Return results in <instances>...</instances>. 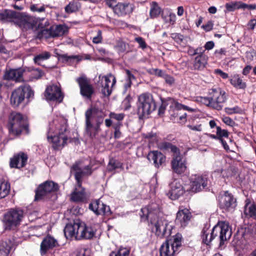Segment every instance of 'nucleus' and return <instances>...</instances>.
<instances>
[{
  "label": "nucleus",
  "mask_w": 256,
  "mask_h": 256,
  "mask_svg": "<svg viewBox=\"0 0 256 256\" xmlns=\"http://www.w3.org/2000/svg\"><path fill=\"white\" fill-rule=\"evenodd\" d=\"M27 118L19 112H13L9 116L8 128L10 135L19 136L22 133L28 134Z\"/></svg>",
  "instance_id": "obj_4"
},
{
  "label": "nucleus",
  "mask_w": 256,
  "mask_h": 256,
  "mask_svg": "<svg viewBox=\"0 0 256 256\" xmlns=\"http://www.w3.org/2000/svg\"><path fill=\"white\" fill-rule=\"evenodd\" d=\"M190 186L186 191L190 193H196L204 189L208 185V178L201 174H192L190 179Z\"/></svg>",
  "instance_id": "obj_11"
},
{
  "label": "nucleus",
  "mask_w": 256,
  "mask_h": 256,
  "mask_svg": "<svg viewBox=\"0 0 256 256\" xmlns=\"http://www.w3.org/2000/svg\"><path fill=\"white\" fill-rule=\"evenodd\" d=\"M20 18V13L10 10L0 12V20L5 22H18Z\"/></svg>",
  "instance_id": "obj_27"
},
{
  "label": "nucleus",
  "mask_w": 256,
  "mask_h": 256,
  "mask_svg": "<svg viewBox=\"0 0 256 256\" xmlns=\"http://www.w3.org/2000/svg\"><path fill=\"white\" fill-rule=\"evenodd\" d=\"M99 78L100 79L101 81L103 80L104 82L110 84L112 87H114L116 83V78L112 74H108L103 76L100 75Z\"/></svg>",
  "instance_id": "obj_40"
},
{
  "label": "nucleus",
  "mask_w": 256,
  "mask_h": 256,
  "mask_svg": "<svg viewBox=\"0 0 256 256\" xmlns=\"http://www.w3.org/2000/svg\"><path fill=\"white\" fill-rule=\"evenodd\" d=\"M30 10L33 12H41L45 11V8L44 6H42L38 8L36 6L32 5L30 6Z\"/></svg>",
  "instance_id": "obj_63"
},
{
  "label": "nucleus",
  "mask_w": 256,
  "mask_h": 256,
  "mask_svg": "<svg viewBox=\"0 0 256 256\" xmlns=\"http://www.w3.org/2000/svg\"><path fill=\"white\" fill-rule=\"evenodd\" d=\"M89 208L96 215H110L111 214L110 206L98 199L94 200L89 204Z\"/></svg>",
  "instance_id": "obj_20"
},
{
  "label": "nucleus",
  "mask_w": 256,
  "mask_h": 256,
  "mask_svg": "<svg viewBox=\"0 0 256 256\" xmlns=\"http://www.w3.org/2000/svg\"><path fill=\"white\" fill-rule=\"evenodd\" d=\"M147 158L150 161H153L154 164L156 168H158L161 166L166 160L165 156L162 152L158 150L150 152Z\"/></svg>",
  "instance_id": "obj_29"
},
{
  "label": "nucleus",
  "mask_w": 256,
  "mask_h": 256,
  "mask_svg": "<svg viewBox=\"0 0 256 256\" xmlns=\"http://www.w3.org/2000/svg\"><path fill=\"white\" fill-rule=\"evenodd\" d=\"M58 188L57 184L52 181H46L38 188L36 192L35 200H41L48 194L56 191Z\"/></svg>",
  "instance_id": "obj_15"
},
{
  "label": "nucleus",
  "mask_w": 256,
  "mask_h": 256,
  "mask_svg": "<svg viewBox=\"0 0 256 256\" xmlns=\"http://www.w3.org/2000/svg\"><path fill=\"white\" fill-rule=\"evenodd\" d=\"M171 166L173 172L179 175L184 174L188 171L187 162L182 156H173Z\"/></svg>",
  "instance_id": "obj_16"
},
{
  "label": "nucleus",
  "mask_w": 256,
  "mask_h": 256,
  "mask_svg": "<svg viewBox=\"0 0 256 256\" xmlns=\"http://www.w3.org/2000/svg\"><path fill=\"white\" fill-rule=\"evenodd\" d=\"M102 40V32L100 30H98L97 32V34L92 38V42L94 44H99Z\"/></svg>",
  "instance_id": "obj_53"
},
{
  "label": "nucleus",
  "mask_w": 256,
  "mask_h": 256,
  "mask_svg": "<svg viewBox=\"0 0 256 256\" xmlns=\"http://www.w3.org/2000/svg\"><path fill=\"white\" fill-rule=\"evenodd\" d=\"M38 38H52L50 28H44L38 34Z\"/></svg>",
  "instance_id": "obj_45"
},
{
  "label": "nucleus",
  "mask_w": 256,
  "mask_h": 256,
  "mask_svg": "<svg viewBox=\"0 0 256 256\" xmlns=\"http://www.w3.org/2000/svg\"><path fill=\"white\" fill-rule=\"evenodd\" d=\"M216 134L218 136L219 140L223 139L222 138H228V132L226 130H222L220 126H216Z\"/></svg>",
  "instance_id": "obj_48"
},
{
  "label": "nucleus",
  "mask_w": 256,
  "mask_h": 256,
  "mask_svg": "<svg viewBox=\"0 0 256 256\" xmlns=\"http://www.w3.org/2000/svg\"><path fill=\"white\" fill-rule=\"evenodd\" d=\"M92 165L88 164L84 168L80 166V162H76L71 168V172L74 174V178L78 186H80L82 183V178L84 176H88L92 174Z\"/></svg>",
  "instance_id": "obj_14"
},
{
  "label": "nucleus",
  "mask_w": 256,
  "mask_h": 256,
  "mask_svg": "<svg viewBox=\"0 0 256 256\" xmlns=\"http://www.w3.org/2000/svg\"><path fill=\"white\" fill-rule=\"evenodd\" d=\"M44 96L47 100L56 101L60 102L63 99L62 92L60 88L54 84L47 86Z\"/></svg>",
  "instance_id": "obj_18"
},
{
  "label": "nucleus",
  "mask_w": 256,
  "mask_h": 256,
  "mask_svg": "<svg viewBox=\"0 0 256 256\" xmlns=\"http://www.w3.org/2000/svg\"><path fill=\"white\" fill-rule=\"evenodd\" d=\"M10 183L4 180H0V199L4 198L10 193Z\"/></svg>",
  "instance_id": "obj_33"
},
{
  "label": "nucleus",
  "mask_w": 256,
  "mask_h": 256,
  "mask_svg": "<svg viewBox=\"0 0 256 256\" xmlns=\"http://www.w3.org/2000/svg\"><path fill=\"white\" fill-rule=\"evenodd\" d=\"M214 24L212 21H208L206 24L202 26L203 28L206 32H209L212 29Z\"/></svg>",
  "instance_id": "obj_62"
},
{
  "label": "nucleus",
  "mask_w": 256,
  "mask_h": 256,
  "mask_svg": "<svg viewBox=\"0 0 256 256\" xmlns=\"http://www.w3.org/2000/svg\"><path fill=\"white\" fill-rule=\"evenodd\" d=\"M28 158L27 154L20 152L10 158V166L18 168H23L27 162Z\"/></svg>",
  "instance_id": "obj_25"
},
{
  "label": "nucleus",
  "mask_w": 256,
  "mask_h": 256,
  "mask_svg": "<svg viewBox=\"0 0 256 256\" xmlns=\"http://www.w3.org/2000/svg\"><path fill=\"white\" fill-rule=\"evenodd\" d=\"M24 216L20 209H12L4 214V223L6 230H10L18 225Z\"/></svg>",
  "instance_id": "obj_8"
},
{
  "label": "nucleus",
  "mask_w": 256,
  "mask_h": 256,
  "mask_svg": "<svg viewBox=\"0 0 256 256\" xmlns=\"http://www.w3.org/2000/svg\"><path fill=\"white\" fill-rule=\"evenodd\" d=\"M101 84L102 86V92L104 96H109L112 92L113 87L111 86V85L108 84L103 82L101 81Z\"/></svg>",
  "instance_id": "obj_44"
},
{
  "label": "nucleus",
  "mask_w": 256,
  "mask_h": 256,
  "mask_svg": "<svg viewBox=\"0 0 256 256\" xmlns=\"http://www.w3.org/2000/svg\"><path fill=\"white\" fill-rule=\"evenodd\" d=\"M208 62V56L206 54L198 55L196 56L193 62L194 70H202L204 69Z\"/></svg>",
  "instance_id": "obj_30"
},
{
  "label": "nucleus",
  "mask_w": 256,
  "mask_h": 256,
  "mask_svg": "<svg viewBox=\"0 0 256 256\" xmlns=\"http://www.w3.org/2000/svg\"><path fill=\"white\" fill-rule=\"evenodd\" d=\"M60 57L64 62H71L72 60H74L76 58V56H69L66 54H62Z\"/></svg>",
  "instance_id": "obj_57"
},
{
  "label": "nucleus",
  "mask_w": 256,
  "mask_h": 256,
  "mask_svg": "<svg viewBox=\"0 0 256 256\" xmlns=\"http://www.w3.org/2000/svg\"><path fill=\"white\" fill-rule=\"evenodd\" d=\"M29 73V80L31 81L40 78L42 75V72L38 69H34L30 70Z\"/></svg>",
  "instance_id": "obj_43"
},
{
  "label": "nucleus",
  "mask_w": 256,
  "mask_h": 256,
  "mask_svg": "<svg viewBox=\"0 0 256 256\" xmlns=\"http://www.w3.org/2000/svg\"><path fill=\"white\" fill-rule=\"evenodd\" d=\"M202 242L206 245L210 244L211 242L214 240V236L212 237V231L208 228H204L202 230Z\"/></svg>",
  "instance_id": "obj_36"
},
{
  "label": "nucleus",
  "mask_w": 256,
  "mask_h": 256,
  "mask_svg": "<svg viewBox=\"0 0 256 256\" xmlns=\"http://www.w3.org/2000/svg\"><path fill=\"white\" fill-rule=\"evenodd\" d=\"M244 214L248 216L256 218V206L252 204L248 206V204L245 206Z\"/></svg>",
  "instance_id": "obj_41"
},
{
  "label": "nucleus",
  "mask_w": 256,
  "mask_h": 256,
  "mask_svg": "<svg viewBox=\"0 0 256 256\" xmlns=\"http://www.w3.org/2000/svg\"><path fill=\"white\" fill-rule=\"evenodd\" d=\"M76 81L78 84L80 94L84 98L90 100L94 90L90 80L86 76L82 75L78 78Z\"/></svg>",
  "instance_id": "obj_12"
},
{
  "label": "nucleus",
  "mask_w": 256,
  "mask_h": 256,
  "mask_svg": "<svg viewBox=\"0 0 256 256\" xmlns=\"http://www.w3.org/2000/svg\"><path fill=\"white\" fill-rule=\"evenodd\" d=\"M12 246L10 240L2 242L0 243V256H8Z\"/></svg>",
  "instance_id": "obj_32"
},
{
  "label": "nucleus",
  "mask_w": 256,
  "mask_h": 256,
  "mask_svg": "<svg viewBox=\"0 0 256 256\" xmlns=\"http://www.w3.org/2000/svg\"><path fill=\"white\" fill-rule=\"evenodd\" d=\"M86 133L92 138H95L100 132V126L103 123L104 114L96 107H91L85 112Z\"/></svg>",
  "instance_id": "obj_3"
},
{
  "label": "nucleus",
  "mask_w": 256,
  "mask_h": 256,
  "mask_svg": "<svg viewBox=\"0 0 256 256\" xmlns=\"http://www.w3.org/2000/svg\"><path fill=\"white\" fill-rule=\"evenodd\" d=\"M170 188L168 195L172 200L178 198L185 192L183 186L178 181L172 182L170 184Z\"/></svg>",
  "instance_id": "obj_24"
},
{
  "label": "nucleus",
  "mask_w": 256,
  "mask_h": 256,
  "mask_svg": "<svg viewBox=\"0 0 256 256\" xmlns=\"http://www.w3.org/2000/svg\"><path fill=\"white\" fill-rule=\"evenodd\" d=\"M212 237L220 242V245L224 242L229 240L232 236V230L228 222L220 221L212 230Z\"/></svg>",
  "instance_id": "obj_7"
},
{
  "label": "nucleus",
  "mask_w": 256,
  "mask_h": 256,
  "mask_svg": "<svg viewBox=\"0 0 256 256\" xmlns=\"http://www.w3.org/2000/svg\"><path fill=\"white\" fill-rule=\"evenodd\" d=\"M182 235L177 234L172 238L166 240L160 248V256H175L182 246Z\"/></svg>",
  "instance_id": "obj_5"
},
{
  "label": "nucleus",
  "mask_w": 256,
  "mask_h": 256,
  "mask_svg": "<svg viewBox=\"0 0 256 256\" xmlns=\"http://www.w3.org/2000/svg\"><path fill=\"white\" fill-rule=\"evenodd\" d=\"M25 70L23 68L10 69L6 72L4 78L8 80H14L16 82H24V74Z\"/></svg>",
  "instance_id": "obj_23"
},
{
  "label": "nucleus",
  "mask_w": 256,
  "mask_h": 256,
  "mask_svg": "<svg viewBox=\"0 0 256 256\" xmlns=\"http://www.w3.org/2000/svg\"><path fill=\"white\" fill-rule=\"evenodd\" d=\"M80 223V221L77 220L66 224L64 232L67 239H72L74 238V239L76 240V236L78 234Z\"/></svg>",
  "instance_id": "obj_22"
},
{
  "label": "nucleus",
  "mask_w": 256,
  "mask_h": 256,
  "mask_svg": "<svg viewBox=\"0 0 256 256\" xmlns=\"http://www.w3.org/2000/svg\"><path fill=\"white\" fill-rule=\"evenodd\" d=\"M208 96H211L212 108L218 110H222L226 100L224 90L219 87L212 88L209 90Z\"/></svg>",
  "instance_id": "obj_10"
},
{
  "label": "nucleus",
  "mask_w": 256,
  "mask_h": 256,
  "mask_svg": "<svg viewBox=\"0 0 256 256\" xmlns=\"http://www.w3.org/2000/svg\"><path fill=\"white\" fill-rule=\"evenodd\" d=\"M239 2H235L227 3L226 4V10L229 12H233L236 9L240 8Z\"/></svg>",
  "instance_id": "obj_50"
},
{
  "label": "nucleus",
  "mask_w": 256,
  "mask_h": 256,
  "mask_svg": "<svg viewBox=\"0 0 256 256\" xmlns=\"http://www.w3.org/2000/svg\"><path fill=\"white\" fill-rule=\"evenodd\" d=\"M246 58L248 62H251L252 61L256 59V50L252 49L246 52Z\"/></svg>",
  "instance_id": "obj_49"
},
{
  "label": "nucleus",
  "mask_w": 256,
  "mask_h": 256,
  "mask_svg": "<svg viewBox=\"0 0 256 256\" xmlns=\"http://www.w3.org/2000/svg\"><path fill=\"white\" fill-rule=\"evenodd\" d=\"M81 5L80 2L73 0L66 6L64 10L66 12L70 14L78 11Z\"/></svg>",
  "instance_id": "obj_37"
},
{
  "label": "nucleus",
  "mask_w": 256,
  "mask_h": 256,
  "mask_svg": "<svg viewBox=\"0 0 256 256\" xmlns=\"http://www.w3.org/2000/svg\"><path fill=\"white\" fill-rule=\"evenodd\" d=\"M135 40L139 44L140 46L142 48H146V44L142 38L136 37L135 38Z\"/></svg>",
  "instance_id": "obj_60"
},
{
  "label": "nucleus",
  "mask_w": 256,
  "mask_h": 256,
  "mask_svg": "<svg viewBox=\"0 0 256 256\" xmlns=\"http://www.w3.org/2000/svg\"><path fill=\"white\" fill-rule=\"evenodd\" d=\"M51 56L50 52H44L36 55L34 58L35 64L38 65H42V63L46 60H48Z\"/></svg>",
  "instance_id": "obj_38"
},
{
  "label": "nucleus",
  "mask_w": 256,
  "mask_h": 256,
  "mask_svg": "<svg viewBox=\"0 0 256 256\" xmlns=\"http://www.w3.org/2000/svg\"><path fill=\"white\" fill-rule=\"evenodd\" d=\"M122 164L119 162L118 161L110 159L108 164L107 170L108 172H112L117 168L122 167Z\"/></svg>",
  "instance_id": "obj_42"
},
{
  "label": "nucleus",
  "mask_w": 256,
  "mask_h": 256,
  "mask_svg": "<svg viewBox=\"0 0 256 256\" xmlns=\"http://www.w3.org/2000/svg\"><path fill=\"white\" fill-rule=\"evenodd\" d=\"M198 98V101L200 102L206 106L212 108V105L211 104V102H212V100H211V96H209L208 98L200 96Z\"/></svg>",
  "instance_id": "obj_51"
},
{
  "label": "nucleus",
  "mask_w": 256,
  "mask_h": 256,
  "mask_svg": "<svg viewBox=\"0 0 256 256\" xmlns=\"http://www.w3.org/2000/svg\"><path fill=\"white\" fill-rule=\"evenodd\" d=\"M96 233V229L94 228L87 226L84 222H80L76 240H90L95 236Z\"/></svg>",
  "instance_id": "obj_19"
},
{
  "label": "nucleus",
  "mask_w": 256,
  "mask_h": 256,
  "mask_svg": "<svg viewBox=\"0 0 256 256\" xmlns=\"http://www.w3.org/2000/svg\"><path fill=\"white\" fill-rule=\"evenodd\" d=\"M192 218L191 213L188 208L180 210L176 214V222L182 226H186Z\"/></svg>",
  "instance_id": "obj_26"
},
{
  "label": "nucleus",
  "mask_w": 256,
  "mask_h": 256,
  "mask_svg": "<svg viewBox=\"0 0 256 256\" xmlns=\"http://www.w3.org/2000/svg\"><path fill=\"white\" fill-rule=\"evenodd\" d=\"M226 112L228 114H232L234 113L238 112L240 109L238 106H236L232 108H225Z\"/></svg>",
  "instance_id": "obj_58"
},
{
  "label": "nucleus",
  "mask_w": 256,
  "mask_h": 256,
  "mask_svg": "<svg viewBox=\"0 0 256 256\" xmlns=\"http://www.w3.org/2000/svg\"><path fill=\"white\" fill-rule=\"evenodd\" d=\"M220 208L225 211H232L236 206V199L228 191L224 192L218 196Z\"/></svg>",
  "instance_id": "obj_13"
},
{
  "label": "nucleus",
  "mask_w": 256,
  "mask_h": 256,
  "mask_svg": "<svg viewBox=\"0 0 256 256\" xmlns=\"http://www.w3.org/2000/svg\"><path fill=\"white\" fill-rule=\"evenodd\" d=\"M230 84L235 88L244 89L246 88V84L238 75L233 76L230 79Z\"/></svg>",
  "instance_id": "obj_34"
},
{
  "label": "nucleus",
  "mask_w": 256,
  "mask_h": 256,
  "mask_svg": "<svg viewBox=\"0 0 256 256\" xmlns=\"http://www.w3.org/2000/svg\"><path fill=\"white\" fill-rule=\"evenodd\" d=\"M124 116V114L123 113L116 114L114 112H110V118L114 119L118 121L122 120Z\"/></svg>",
  "instance_id": "obj_52"
},
{
  "label": "nucleus",
  "mask_w": 256,
  "mask_h": 256,
  "mask_svg": "<svg viewBox=\"0 0 256 256\" xmlns=\"http://www.w3.org/2000/svg\"><path fill=\"white\" fill-rule=\"evenodd\" d=\"M142 218L145 217L151 225L152 231L160 238H166L171 234L172 227L168 222L159 217V210L155 204L142 208Z\"/></svg>",
  "instance_id": "obj_1"
},
{
  "label": "nucleus",
  "mask_w": 256,
  "mask_h": 256,
  "mask_svg": "<svg viewBox=\"0 0 256 256\" xmlns=\"http://www.w3.org/2000/svg\"><path fill=\"white\" fill-rule=\"evenodd\" d=\"M150 72L152 74H155L156 76H158L162 77V78H164V76L165 74H166L162 70H159V69H157V68H152V70L150 71Z\"/></svg>",
  "instance_id": "obj_54"
},
{
  "label": "nucleus",
  "mask_w": 256,
  "mask_h": 256,
  "mask_svg": "<svg viewBox=\"0 0 256 256\" xmlns=\"http://www.w3.org/2000/svg\"><path fill=\"white\" fill-rule=\"evenodd\" d=\"M130 250L126 248H121L118 250L112 252L110 256H128Z\"/></svg>",
  "instance_id": "obj_46"
},
{
  "label": "nucleus",
  "mask_w": 256,
  "mask_h": 256,
  "mask_svg": "<svg viewBox=\"0 0 256 256\" xmlns=\"http://www.w3.org/2000/svg\"><path fill=\"white\" fill-rule=\"evenodd\" d=\"M120 124H116L114 126V137L115 138H119L121 136V132L120 130Z\"/></svg>",
  "instance_id": "obj_61"
},
{
  "label": "nucleus",
  "mask_w": 256,
  "mask_h": 256,
  "mask_svg": "<svg viewBox=\"0 0 256 256\" xmlns=\"http://www.w3.org/2000/svg\"><path fill=\"white\" fill-rule=\"evenodd\" d=\"M84 198V189L82 187V184L78 186V183L77 182L75 190L72 194L71 199L74 202H79L82 201Z\"/></svg>",
  "instance_id": "obj_31"
},
{
  "label": "nucleus",
  "mask_w": 256,
  "mask_h": 256,
  "mask_svg": "<svg viewBox=\"0 0 256 256\" xmlns=\"http://www.w3.org/2000/svg\"><path fill=\"white\" fill-rule=\"evenodd\" d=\"M191 51H192V56L204 54V50H203L202 47H199L196 48V49H190V52Z\"/></svg>",
  "instance_id": "obj_55"
},
{
  "label": "nucleus",
  "mask_w": 256,
  "mask_h": 256,
  "mask_svg": "<svg viewBox=\"0 0 256 256\" xmlns=\"http://www.w3.org/2000/svg\"><path fill=\"white\" fill-rule=\"evenodd\" d=\"M190 129L197 132H201L202 130V125L201 124L193 125L189 124L187 126Z\"/></svg>",
  "instance_id": "obj_59"
},
{
  "label": "nucleus",
  "mask_w": 256,
  "mask_h": 256,
  "mask_svg": "<svg viewBox=\"0 0 256 256\" xmlns=\"http://www.w3.org/2000/svg\"><path fill=\"white\" fill-rule=\"evenodd\" d=\"M26 93L28 98L34 94V92L30 86H20L14 90L10 96L11 104L14 107L18 106L24 100Z\"/></svg>",
  "instance_id": "obj_9"
},
{
  "label": "nucleus",
  "mask_w": 256,
  "mask_h": 256,
  "mask_svg": "<svg viewBox=\"0 0 256 256\" xmlns=\"http://www.w3.org/2000/svg\"><path fill=\"white\" fill-rule=\"evenodd\" d=\"M58 246L59 244L57 240L50 235L48 234L40 243V254L42 256H45L50 250Z\"/></svg>",
  "instance_id": "obj_17"
},
{
  "label": "nucleus",
  "mask_w": 256,
  "mask_h": 256,
  "mask_svg": "<svg viewBox=\"0 0 256 256\" xmlns=\"http://www.w3.org/2000/svg\"><path fill=\"white\" fill-rule=\"evenodd\" d=\"M161 12V8L156 2H152L150 12V17L152 18H157Z\"/></svg>",
  "instance_id": "obj_39"
},
{
  "label": "nucleus",
  "mask_w": 256,
  "mask_h": 256,
  "mask_svg": "<svg viewBox=\"0 0 256 256\" xmlns=\"http://www.w3.org/2000/svg\"><path fill=\"white\" fill-rule=\"evenodd\" d=\"M50 30L52 38L62 36L66 32L65 28L62 25L51 26Z\"/></svg>",
  "instance_id": "obj_35"
},
{
  "label": "nucleus",
  "mask_w": 256,
  "mask_h": 256,
  "mask_svg": "<svg viewBox=\"0 0 256 256\" xmlns=\"http://www.w3.org/2000/svg\"><path fill=\"white\" fill-rule=\"evenodd\" d=\"M133 6L129 3H118L114 7V12L118 16H123L132 13Z\"/></svg>",
  "instance_id": "obj_28"
},
{
  "label": "nucleus",
  "mask_w": 256,
  "mask_h": 256,
  "mask_svg": "<svg viewBox=\"0 0 256 256\" xmlns=\"http://www.w3.org/2000/svg\"><path fill=\"white\" fill-rule=\"evenodd\" d=\"M132 98L130 95H128L124 100L122 105L125 110H128L131 108V102L132 101Z\"/></svg>",
  "instance_id": "obj_47"
},
{
  "label": "nucleus",
  "mask_w": 256,
  "mask_h": 256,
  "mask_svg": "<svg viewBox=\"0 0 256 256\" xmlns=\"http://www.w3.org/2000/svg\"><path fill=\"white\" fill-rule=\"evenodd\" d=\"M163 78L165 82L170 86L174 84L175 81L174 78L172 76L166 74H165Z\"/></svg>",
  "instance_id": "obj_56"
},
{
  "label": "nucleus",
  "mask_w": 256,
  "mask_h": 256,
  "mask_svg": "<svg viewBox=\"0 0 256 256\" xmlns=\"http://www.w3.org/2000/svg\"><path fill=\"white\" fill-rule=\"evenodd\" d=\"M67 125L64 120L58 122L54 120L50 124L47 138L54 149L63 147L68 140Z\"/></svg>",
  "instance_id": "obj_2"
},
{
  "label": "nucleus",
  "mask_w": 256,
  "mask_h": 256,
  "mask_svg": "<svg viewBox=\"0 0 256 256\" xmlns=\"http://www.w3.org/2000/svg\"><path fill=\"white\" fill-rule=\"evenodd\" d=\"M172 152H174L173 156H181L180 154V152L179 149L176 146L174 145H172V146L170 147V149Z\"/></svg>",
  "instance_id": "obj_64"
},
{
  "label": "nucleus",
  "mask_w": 256,
  "mask_h": 256,
  "mask_svg": "<svg viewBox=\"0 0 256 256\" xmlns=\"http://www.w3.org/2000/svg\"><path fill=\"white\" fill-rule=\"evenodd\" d=\"M156 108L152 95L148 92L141 94L138 98V114L140 118L148 116Z\"/></svg>",
  "instance_id": "obj_6"
},
{
  "label": "nucleus",
  "mask_w": 256,
  "mask_h": 256,
  "mask_svg": "<svg viewBox=\"0 0 256 256\" xmlns=\"http://www.w3.org/2000/svg\"><path fill=\"white\" fill-rule=\"evenodd\" d=\"M18 26L23 30H33L37 26L38 19L35 17L25 16L20 14V18L18 20Z\"/></svg>",
  "instance_id": "obj_21"
}]
</instances>
